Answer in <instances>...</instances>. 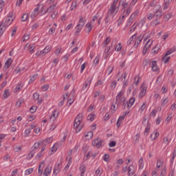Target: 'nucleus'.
Wrapping results in <instances>:
<instances>
[{
	"instance_id": "28",
	"label": "nucleus",
	"mask_w": 176,
	"mask_h": 176,
	"mask_svg": "<svg viewBox=\"0 0 176 176\" xmlns=\"http://www.w3.org/2000/svg\"><path fill=\"white\" fill-rule=\"evenodd\" d=\"M50 173H52V166H47L44 170L43 175L49 176L50 175Z\"/></svg>"
},
{
	"instance_id": "25",
	"label": "nucleus",
	"mask_w": 176,
	"mask_h": 176,
	"mask_svg": "<svg viewBox=\"0 0 176 176\" xmlns=\"http://www.w3.org/2000/svg\"><path fill=\"white\" fill-rule=\"evenodd\" d=\"M171 2H173V0L164 1V5H163L164 10H167V9H168V7L170 6V3H171Z\"/></svg>"
},
{
	"instance_id": "48",
	"label": "nucleus",
	"mask_w": 176,
	"mask_h": 176,
	"mask_svg": "<svg viewBox=\"0 0 176 176\" xmlns=\"http://www.w3.org/2000/svg\"><path fill=\"white\" fill-rule=\"evenodd\" d=\"M6 30V28L5 25H3L2 23H0V36H2L3 32H5V30Z\"/></svg>"
},
{
	"instance_id": "36",
	"label": "nucleus",
	"mask_w": 176,
	"mask_h": 176,
	"mask_svg": "<svg viewBox=\"0 0 176 176\" xmlns=\"http://www.w3.org/2000/svg\"><path fill=\"white\" fill-rule=\"evenodd\" d=\"M95 119H96V114L94 113L89 114L87 118V120H88V122H93V120H94Z\"/></svg>"
},
{
	"instance_id": "63",
	"label": "nucleus",
	"mask_w": 176,
	"mask_h": 176,
	"mask_svg": "<svg viewBox=\"0 0 176 176\" xmlns=\"http://www.w3.org/2000/svg\"><path fill=\"white\" fill-rule=\"evenodd\" d=\"M122 43H119L118 45H117L116 46L115 50H116V52H120V50H122Z\"/></svg>"
},
{
	"instance_id": "22",
	"label": "nucleus",
	"mask_w": 176,
	"mask_h": 176,
	"mask_svg": "<svg viewBox=\"0 0 176 176\" xmlns=\"http://www.w3.org/2000/svg\"><path fill=\"white\" fill-rule=\"evenodd\" d=\"M143 38H144L142 37V35H140L138 37H136L135 38L136 40H135V44H134V47H138V45H140L141 43Z\"/></svg>"
},
{
	"instance_id": "40",
	"label": "nucleus",
	"mask_w": 176,
	"mask_h": 176,
	"mask_svg": "<svg viewBox=\"0 0 176 176\" xmlns=\"http://www.w3.org/2000/svg\"><path fill=\"white\" fill-rule=\"evenodd\" d=\"M173 17V14L171 13H168L166 14L165 16H164V21H168Z\"/></svg>"
},
{
	"instance_id": "32",
	"label": "nucleus",
	"mask_w": 176,
	"mask_h": 176,
	"mask_svg": "<svg viewBox=\"0 0 176 176\" xmlns=\"http://www.w3.org/2000/svg\"><path fill=\"white\" fill-rule=\"evenodd\" d=\"M137 38V34H133L131 37L128 40L127 45H133L134 43V39Z\"/></svg>"
},
{
	"instance_id": "5",
	"label": "nucleus",
	"mask_w": 176,
	"mask_h": 176,
	"mask_svg": "<svg viewBox=\"0 0 176 176\" xmlns=\"http://www.w3.org/2000/svg\"><path fill=\"white\" fill-rule=\"evenodd\" d=\"M14 21V19L13 18V12H10L6 17L3 24L4 27H9V25H10Z\"/></svg>"
},
{
	"instance_id": "19",
	"label": "nucleus",
	"mask_w": 176,
	"mask_h": 176,
	"mask_svg": "<svg viewBox=\"0 0 176 176\" xmlns=\"http://www.w3.org/2000/svg\"><path fill=\"white\" fill-rule=\"evenodd\" d=\"M159 135H160L159 132L157 130H155L151 134L150 138H151V141H155V140H157V138H159Z\"/></svg>"
},
{
	"instance_id": "11",
	"label": "nucleus",
	"mask_w": 176,
	"mask_h": 176,
	"mask_svg": "<svg viewBox=\"0 0 176 176\" xmlns=\"http://www.w3.org/2000/svg\"><path fill=\"white\" fill-rule=\"evenodd\" d=\"M58 115H60V111H58V109L54 110L52 112V114L51 115V116L50 117V122H56V120H57V118H58Z\"/></svg>"
},
{
	"instance_id": "62",
	"label": "nucleus",
	"mask_w": 176,
	"mask_h": 176,
	"mask_svg": "<svg viewBox=\"0 0 176 176\" xmlns=\"http://www.w3.org/2000/svg\"><path fill=\"white\" fill-rule=\"evenodd\" d=\"M101 174H102V171H101L100 168H98L96 170V173L94 176H101Z\"/></svg>"
},
{
	"instance_id": "15",
	"label": "nucleus",
	"mask_w": 176,
	"mask_h": 176,
	"mask_svg": "<svg viewBox=\"0 0 176 176\" xmlns=\"http://www.w3.org/2000/svg\"><path fill=\"white\" fill-rule=\"evenodd\" d=\"M25 47L29 50L30 54H32L34 52V50L35 49V44L27 43Z\"/></svg>"
},
{
	"instance_id": "39",
	"label": "nucleus",
	"mask_w": 176,
	"mask_h": 176,
	"mask_svg": "<svg viewBox=\"0 0 176 176\" xmlns=\"http://www.w3.org/2000/svg\"><path fill=\"white\" fill-rule=\"evenodd\" d=\"M146 22V17H144L143 19H142L140 20V21L139 22V27H140L141 28H142V27H144V25H145V23Z\"/></svg>"
},
{
	"instance_id": "3",
	"label": "nucleus",
	"mask_w": 176,
	"mask_h": 176,
	"mask_svg": "<svg viewBox=\"0 0 176 176\" xmlns=\"http://www.w3.org/2000/svg\"><path fill=\"white\" fill-rule=\"evenodd\" d=\"M83 119V113H80L76 117L74 124V128L76 130V133H79L82 130L83 125L82 124V120Z\"/></svg>"
},
{
	"instance_id": "9",
	"label": "nucleus",
	"mask_w": 176,
	"mask_h": 176,
	"mask_svg": "<svg viewBox=\"0 0 176 176\" xmlns=\"http://www.w3.org/2000/svg\"><path fill=\"white\" fill-rule=\"evenodd\" d=\"M164 168H167V166H166V164H164V161L162 160H157L156 163L157 171L163 170Z\"/></svg>"
},
{
	"instance_id": "60",
	"label": "nucleus",
	"mask_w": 176,
	"mask_h": 176,
	"mask_svg": "<svg viewBox=\"0 0 176 176\" xmlns=\"http://www.w3.org/2000/svg\"><path fill=\"white\" fill-rule=\"evenodd\" d=\"M24 137H30V134H31V129H28L23 133Z\"/></svg>"
},
{
	"instance_id": "30",
	"label": "nucleus",
	"mask_w": 176,
	"mask_h": 176,
	"mask_svg": "<svg viewBox=\"0 0 176 176\" xmlns=\"http://www.w3.org/2000/svg\"><path fill=\"white\" fill-rule=\"evenodd\" d=\"M168 104V97H164L161 102V107H164L165 106Z\"/></svg>"
},
{
	"instance_id": "61",
	"label": "nucleus",
	"mask_w": 176,
	"mask_h": 176,
	"mask_svg": "<svg viewBox=\"0 0 176 176\" xmlns=\"http://www.w3.org/2000/svg\"><path fill=\"white\" fill-rule=\"evenodd\" d=\"M175 51V48H172L169 50L168 51L166 52L165 54V57H167V56H170V54H172V53H174Z\"/></svg>"
},
{
	"instance_id": "23",
	"label": "nucleus",
	"mask_w": 176,
	"mask_h": 176,
	"mask_svg": "<svg viewBox=\"0 0 176 176\" xmlns=\"http://www.w3.org/2000/svg\"><path fill=\"white\" fill-rule=\"evenodd\" d=\"M124 118H126L125 113L122 114L121 116L119 117V118L117 121V123H116L117 127H120V124H122V122H123V120H124Z\"/></svg>"
},
{
	"instance_id": "47",
	"label": "nucleus",
	"mask_w": 176,
	"mask_h": 176,
	"mask_svg": "<svg viewBox=\"0 0 176 176\" xmlns=\"http://www.w3.org/2000/svg\"><path fill=\"white\" fill-rule=\"evenodd\" d=\"M10 96V92H9V89H6L3 92V97L6 99L8 97Z\"/></svg>"
},
{
	"instance_id": "17",
	"label": "nucleus",
	"mask_w": 176,
	"mask_h": 176,
	"mask_svg": "<svg viewBox=\"0 0 176 176\" xmlns=\"http://www.w3.org/2000/svg\"><path fill=\"white\" fill-rule=\"evenodd\" d=\"M43 168H45V162L43 161L41 162L38 169V176H42L43 174Z\"/></svg>"
},
{
	"instance_id": "4",
	"label": "nucleus",
	"mask_w": 176,
	"mask_h": 176,
	"mask_svg": "<svg viewBox=\"0 0 176 176\" xmlns=\"http://www.w3.org/2000/svg\"><path fill=\"white\" fill-rule=\"evenodd\" d=\"M144 42H146V44L143 49V54H146V52H148L149 49L152 47V45H153V40L151 39V36H147V38L144 39Z\"/></svg>"
},
{
	"instance_id": "27",
	"label": "nucleus",
	"mask_w": 176,
	"mask_h": 176,
	"mask_svg": "<svg viewBox=\"0 0 176 176\" xmlns=\"http://www.w3.org/2000/svg\"><path fill=\"white\" fill-rule=\"evenodd\" d=\"M85 24H86V21L83 20V16H80L78 20V27H85Z\"/></svg>"
},
{
	"instance_id": "35",
	"label": "nucleus",
	"mask_w": 176,
	"mask_h": 176,
	"mask_svg": "<svg viewBox=\"0 0 176 176\" xmlns=\"http://www.w3.org/2000/svg\"><path fill=\"white\" fill-rule=\"evenodd\" d=\"M66 160L68 162H72V150H69L67 156L66 157Z\"/></svg>"
},
{
	"instance_id": "6",
	"label": "nucleus",
	"mask_w": 176,
	"mask_h": 176,
	"mask_svg": "<svg viewBox=\"0 0 176 176\" xmlns=\"http://www.w3.org/2000/svg\"><path fill=\"white\" fill-rule=\"evenodd\" d=\"M140 14V9L137 8L130 16L127 21V25H131L132 23L135 20V17Z\"/></svg>"
},
{
	"instance_id": "59",
	"label": "nucleus",
	"mask_w": 176,
	"mask_h": 176,
	"mask_svg": "<svg viewBox=\"0 0 176 176\" xmlns=\"http://www.w3.org/2000/svg\"><path fill=\"white\" fill-rule=\"evenodd\" d=\"M21 89H23V85H21V84H18L14 89L15 93H17V91H20Z\"/></svg>"
},
{
	"instance_id": "64",
	"label": "nucleus",
	"mask_w": 176,
	"mask_h": 176,
	"mask_svg": "<svg viewBox=\"0 0 176 176\" xmlns=\"http://www.w3.org/2000/svg\"><path fill=\"white\" fill-rule=\"evenodd\" d=\"M155 15L152 13L147 14V20H148V21H151V20H152V19H153V17H155Z\"/></svg>"
},
{
	"instance_id": "42",
	"label": "nucleus",
	"mask_w": 176,
	"mask_h": 176,
	"mask_svg": "<svg viewBox=\"0 0 176 176\" xmlns=\"http://www.w3.org/2000/svg\"><path fill=\"white\" fill-rule=\"evenodd\" d=\"M113 71V66H108L106 70L107 75H111Z\"/></svg>"
},
{
	"instance_id": "50",
	"label": "nucleus",
	"mask_w": 176,
	"mask_h": 176,
	"mask_svg": "<svg viewBox=\"0 0 176 176\" xmlns=\"http://www.w3.org/2000/svg\"><path fill=\"white\" fill-rule=\"evenodd\" d=\"M144 160L142 158H140L139 160V168L140 170H142L144 168Z\"/></svg>"
},
{
	"instance_id": "46",
	"label": "nucleus",
	"mask_w": 176,
	"mask_h": 176,
	"mask_svg": "<svg viewBox=\"0 0 176 176\" xmlns=\"http://www.w3.org/2000/svg\"><path fill=\"white\" fill-rule=\"evenodd\" d=\"M72 164V162H67V165L63 168L64 173H67L68 171V170H69V167H71Z\"/></svg>"
},
{
	"instance_id": "52",
	"label": "nucleus",
	"mask_w": 176,
	"mask_h": 176,
	"mask_svg": "<svg viewBox=\"0 0 176 176\" xmlns=\"http://www.w3.org/2000/svg\"><path fill=\"white\" fill-rule=\"evenodd\" d=\"M117 109H118V105H116L115 104H112L111 107V111L112 113H115V112H116Z\"/></svg>"
},
{
	"instance_id": "34",
	"label": "nucleus",
	"mask_w": 176,
	"mask_h": 176,
	"mask_svg": "<svg viewBox=\"0 0 176 176\" xmlns=\"http://www.w3.org/2000/svg\"><path fill=\"white\" fill-rule=\"evenodd\" d=\"M134 102H135V98H131L129 100V102L127 103L128 108H131V107H133V105H134Z\"/></svg>"
},
{
	"instance_id": "16",
	"label": "nucleus",
	"mask_w": 176,
	"mask_h": 176,
	"mask_svg": "<svg viewBox=\"0 0 176 176\" xmlns=\"http://www.w3.org/2000/svg\"><path fill=\"white\" fill-rule=\"evenodd\" d=\"M146 90H147L146 86H142L140 88V92L139 94L138 98H142V97H144L146 94Z\"/></svg>"
},
{
	"instance_id": "45",
	"label": "nucleus",
	"mask_w": 176,
	"mask_h": 176,
	"mask_svg": "<svg viewBox=\"0 0 176 176\" xmlns=\"http://www.w3.org/2000/svg\"><path fill=\"white\" fill-rule=\"evenodd\" d=\"M132 10H133V7L129 6L126 10H124V12L125 14L128 16L129 14H130L131 13Z\"/></svg>"
},
{
	"instance_id": "1",
	"label": "nucleus",
	"mask_w": 176,
	"mask_h": 176,
	"mask_svg": "<svg viewBox=\"0 0 176 176\" xmlns=\"http://www.w3.org/2000/svg\"><path fill=\"white\" fill-rule=\"evenodd\" d=\"M150 6L153 7L155 6L156 11L155 13V17H154L153 20L151 21L152 25H159L160 24V19H162V10H160V5L157 4L156 2H153L150 4Z\"/></svg>"
},
{
	"instance_id": "53",
	"label": "nucleus",
	"mask_w": 176,
	"mask_h": 176,
	"mask_svg": "<svg viewBox=\"0 0 176 176\" xmlns=\"http://www.w3.org/2000/svg\"><path fill=\"white\" fill-rule=\"evenodd\" d=\"M80 170L81 171L82 174H85L86 171V166L83 164H81L80 166Z\"/></svg>"
},
{
	"instance_id": "20",
	"label": "nucleus",
	"mask_w": 176,
	"mask_h": 176,
	"mask_svg": "<svg viewBox=\"0 0 176 176\" xmlns=\"http://www.w3.org/2000/svg\"><path fill=\"white\" fill-rule=\"evenodd\" d=\"M38 14H39V7H36L34 9L30 14V17L31 19H35L38 16Z\"/></svg>"
},
{
	"instance_id": "33",
	"label": "nucleus",
	"mask_w": 176,
	"mask_h": 176,
	"mask_svg": "<svg viewBox=\"0 0 176 176\" xmlns=\"http://www.w3.org/2000/svg\"><path fill=\"white\" fill-rule=\"evenodd\" d=\"M52 47L50 46H46L44 50L41 52L43 56H45V54H47L49 52H50Z\"/></svg>"
},
{
	"instance_id": "14",
	"label": "nucleus",
	"mask_w": 176,
	"mask_h": 176,
	"mask_svg": "<svg viewBox=\"0 0 176 176\" xmlns=\"http://www.w3.org/2000/svg\"><path fill=\"white\" fill-rule=\"evenodd\" d=\"M61 146H63V143L61 142L55 143L51 148V152H52V153H55V152H57V149H58V148H61Z\"/></svg>"
},
{
	"instance_id": "44",
	"label": "nucleus",
	"mask_w": 176,
	"mask_h": 176,
	"mask_svg": "<svg viewBox=\"0 0 176 176\" xmlns=\"http://www.w3.org/2000/svg\"><path fill=\"white\" fill-rule=\"evenodd\" d=\"M76 30L74 32V35H79L80 34V32L82 31V28H83L82 26H78V25L76 27Z\"/></svg>"
},
{
	"instance_id": "58",
	"label": "nucleus",
	"mask_w": 176,
	"mask_h": 176,
	"mask_svg": "<svg viewBox=\"0 0 176 176\" xmlns=\"http://www.w3.org/2000/svg\"><path fill=\"white\" fill-rule=\"evenodd\" d=\"M146 109V104H145V102H144L139 109L140 113H142V112L144 111Z\"/></svg>"
},
{
	"instance_id": "51",
	"label": "nucleus",
	"mask_w": 176,
	"mask_h": 176,
	"mask_svg": "<svg viewBox=\"0 0 176 176\" xmlns=\"http://www.w3.org/2000/svg\"><path fill=\"white\" fill-rule=\"evenodd\" d=\"M32 173H34V168H30L25 170V175H30V174H32Z\"/></svg>"
},
{
	"instance_id": "7",
	"label": "nucleus",
	"mask_w": 176,
	"mask_h": 176,
	"mask_svg": "<svg viewBox=\"0 0 176 176\" xmlns=\"http://www.w3.org/2000/svg\"><path fill=\"white\" fill-rule=\"evenodd\" d=\"M149 66L151 68V71L153 72H156L157 74H159L160 72V69L159 68V66L157 65V62L156 60H151L149 63Z\"/></svg>"
},
{
	"instance_id": "31",
	"label": "nucleus",
	"mask_w": 176,
	"mask_h": 176,
	"mask_svg": "<svg viewBox=\"0 0 176 176\" xmlns=\"http://www.w3.org/2000/svg\"><path fill=\"white\" fill-rule=\"evenodd\" d=\"M93 131H89L85 133V137L86 138V140H91V138H93Z\"/></svg>"
},
{
	"instance_id": "37",
	"label": "nucleus",
	"mask_w": 176,
	"mask_h": 176,
	"mask_svg": "<svg viewBox=\"0 0 176 176\" xmlns=\"http://www.w3.org/2000/svg\"><path fill=\"white\" fill-rule=\"evenodd\" d=\"M61 171V168L54 166L53 175L57 176V174Z\"/></svg>"
},
{
	"instance_id": "54",
	"label": "nucleus",
	"mask_w": 176,
	"mask_h": 176,
	"mask_svg": "<svg viewBox=\"0 0 176 176\" xmlns=\"http://www.w3.org/2000/svg\"><path fill=\"white\" fill-rule=\"evenodd\" d=\"M161 172L160 174V176H166L167 175V168H165L164 169H160Z\"/></svg>"
},
{
	"instance_id": "29",
	"label": "nucleus",
	"mask_w": 176,
	"mask_h": 176,
	"mask_svg": "<svg viewBox=\"0 0 176 176\" xmlns=\"http://www.w3.org/2000/svg\"><path fill=\"white\" fill-rule=\"evenodd\" d=\"M104 58H108V56H109V54H111V47L110 46H107L105 50H104Z\"/></svg>"
},
{
	"instance_id": "49",
	"label": "nucleus",
	"mask_w": 176,
	"mask_h": 176,
	"mask_svg": "<svg viewBox=\"0 0 176 176\" xmlns=\"http://www.w3.org/2000/svg\"><path fill=\"white\" fill-rule=\"evenodd\" d=\"M36 75L34 74L32 76H30V78L28 81L29 85H31V83H33V82H35V79H36Z\"/></svg>"
},
{
	"instance_id": "43",
	"label": "nucleus",
	"mask_w": 176,
	"mask_h": 176,
	"mask_svg": "<svg viewBox=\"0 0 176 176\" xmlns=\"http://www.w3.org/2000/svg\"><path fill=\"white\" fill-rule=\"evenodd\" d=\"M56 3L52 5L48 9H47V12L49 13H53V12H54V9H56Z\"/></svg>"
},
{
	"instance_id": "12",
	"label": "nucleus",
	"mask_w": 176,
	"mask_h": 176,
	"mask_svg": "<svg viewBox=\"0 0 176 176\" xmlns=\"http://www.w3.org/2000/svg\"><path fill=\"white\" fill-rule=\"evenodd\" d=\"M102 143H103V141L100 138L95 139L92 141V145L94 146H96L97 149L102 146Z\"/></svg>"
},
{
	"instance_id": "10",
	"label": "nucleus",
	"mask_w": 176,
	"mask_h": 176,
	"mask_svg": "<svg viewBox=\"0 0 176 176\" xmlns=\"http://www.w3.org/2000/svg\"><path fill=\"white\" fill-rule=\"evenodd\" d=\"M91 80H93V78L91 77H89L85 82L82 90H85L86 91H87V90H89V89L90 88V85H91Z\"/></svg>"
},
{
	"instance_id": "2",
	"label": "nucleus",
	"mask_w": 176,
	"mask_h": 176,
	"mask_svg": "<svg viewBox=\"0 0 176 176\" xmlns=\"http://www.w3.org/2000/svg\"><path fill=\"white\" fill-rule=\"evenodd\" d=\"M118 2L119 0H114L113 2L110 5L107 11V16L109 17H111V19H114L115 16L118 14V12H119V7H118Z\"/></svg>"
},
{
	"instance_id": "18",
	"label": "nucleus",
	"mask_w": 176,
	"mask_h": 176,
	"mask_svg": "<svg viewBox=\"0 0 176 176\" xmlns=\"http://www.w3.org/2000/svg\"><path fill=\"white\" fill-rule=\"evenodd\" d=\"M137 170V167L134 166V165L131 164L128 168V175H133L134 173H135Z\"/></svg>"
},
{
	"instance_id": "38",
	"label": "nucleus",
	"mask_w": 176,
	"mask_h": 176,
	"mask_svg": "<svg viewBox=\"0 0 176 176\" xmlns=\"http://www.w3.org/2000/svg\"><path fill=\"white\" fill-rule=\"evenodd\" d=\"M24 71V68H20L19 67H16L15 69L14 70V74L15 75H19V74H21V72Z\"/></svg>"
},
{
	"instance_id": "13",
	"label": "nucleus",
	"mask_w": 176,
	"mask_h": 176,
	"mask_svg": "<svg viewBox=\"0 0 176 176\" xmlns=\"http://www.w3.org/2000/svg\"><path fill=\"white\" fill-rule=\"evenodd\" d=\"M124 94V89H122L117 94L116 96V101H120L121 102H124V98L123 95Z\"/></svg>"
},
{
	"instance_id": "56",
	"label": "nucleus",
	"mask_w": 176,
	"mask_h": 176,
	"mask_svg": "<svg viewBox=\"0 0 176 176\" xmlns=\"http://www.w3.org/2000/svg\"><path fill=\"white\" fill-rule=\"evenodd\" d=\"M28 17H30V14H24L21 16V21H23V22L27 21V20L28 19Z\"/></svg>"
},
{
	"instance_id": "57",
	"label": "nucleus",
	"mask_w": 176,
	"mask_h": 176,
	"mask_svg": "<svg viewBox=\"0 0 176 176\" xmlns=\"http://www.w3.org/2000/svg\"><path fill=\"white\" fill-rule=\"evenodd\" d=\"M109 42H111V37L108 36V37L106 38V39L103 42V45L104 46H107V45L109 44Z\"/></svg>"
},
{
	"instance_id": "21",
	"label": "nucleus",
	"mask_w": 176,
	"mask_h": 176,
	"mask_svg": "<svg viewBox=\"0 0 176 176\" xmlns=\"http://www.w3.org/2000/svg\"><path fill=\"white\" fill-rule=\"evenodd\" d=\"M13 63V60H12L11 58H9L5 63V65L3 66L4 69H8L10 67V65H12V63Z\"/></svg>"
},
{
	"instance_id": "8",
	"label": "nucleus",
	"mask_w": 176,
	"mask_h": 176,
	"mask_svg": "<svg viewBox=\"0 0 176 176\" xmlns=\"http://www.w3.org/2000/svg\"><path fill=\"white\" fill-rule=\"evenodd\" d=\"M118 80H121L123 83L122 89H125L129 85L128 80H127V73H124L122 74L120 78L118 79Z\"/></svg>"
},
{
	"instance_id": "55",
	"label": "nucleus",
	"mask_w": 176,
	"mask_h": 176,
	"mask_svg": "<svg viewBox=\"0 0 176 176\" xmlns=\"http://www.w3.org/2000/svg\"><path fill=\"white\" fill-rule=\"evenodd\" d=\"M34 155H35L34 151H31L30 153H29V154L27 156L28 160H31V159H32V157H34Z\"/></svg>"
},
{
	"instance_id": "26",
	"label": "nucleus",
	"mask_w": 176,
	"mask_h": 176,
	"mask_svg": "<svg viewBox=\"0 0 176 176\" xmlns=\"http://www.w3.org/2000/svg\"><path fill=\"white\" fill-rule=\"evenodd\" d=\"M112 19H113V18L107 15L104 19V23H103V26L106 28H108V23H109V21Z\"/></svg>"
},
{
	"instance_id": "41",
	"label": "nucleus",
	"mask_w": 176,
	"mask_h": 176,
	"mask_svg": "<svg viewBox=\"0 0 176 176\" xmlns=\"http://www.w3.org/2000/svg\"><path fill=\"white\" fill-rule=\"evenodd\" d=\"M57 126H58L57 122H51V126H50V131H53L57 127Z\"/></svg>"
},
{
	"instance_id": "24",
	"label": "nucleus",
	"mask_w": 176,
	"mask_h": 176,
	"mask_svg": "<svg viewBox=\"0 0 176 176\" xmlns=\"http://www.w3.org/2000/svg\"><path fill=\"white\" fill-rule=\"evenodd\" d=\"M93 27H94L93 22L92 21L88 22L85 25V28H87L86 32L88 33L90 32L93 30Z\"/></svg>"
}]
</instances>
